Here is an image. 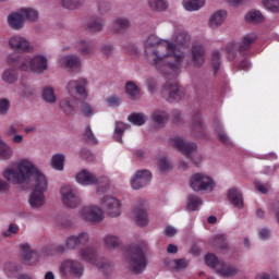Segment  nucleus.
<instances>
[{
  "instance_id": "nucleus-3",
  "label": "nucleus",
  "mask_w": 279,
  "mask_h": 279,
  "mask_svg": "<svg viewBox=\"0 0 279 279\" xmlns=\"http://www.w3.org/2000/svg\"><path fill=\"white\" fill-rule=\"evenodd\" d=\"M25 21L34 23L38 21V11L29 8H22L15 12H12L7 17V23L11 29L21 32L25 27Z\"/></svg>"
},
{
  "instance_id": "nucleus-7",
  "label": "nucleus",
  "mask_w": 279,
  "mask_h": 279,
  "mask_svg": "<svg viewBox=\"0 0 279 279\" xmlns=\"http://www.w3.org/2000/svg\"><path fill=\"white\" fill-rule=\"evenodd\" d=\"M125 265L133 274H143L147 269V259L141 248H135L128 252Z\"/></svg>"
},
{
  "instance_id": "nucleus-34",
  "label": "nucleus",
  "mask_w": 279,
  "mask_h": 279,
  "mask_svg": "<svg viewBox=\"0 0 279 279\" xmlns=\"http://www.w3.org/2000/svg\"><path fill=\"white\" fill-rule=\"evenodd\" d=\"M87 28L89 32L99 33L104 31V19L94 16L87 23Z\"/></svg>"
},
{
  "instance_id": "nucleus-5",
  "label": "nucleus",
  "mask_w": 279,
  "mask_h": 279,
  "mask_svg": "<svg viewBox=\"0 0 279 279\" xmlns=\"http://www.w3.org/2000/svg\"><path fill=\"white\" fill-rule=\"evenodd\" d=\"M80 256L83 260L89 263V265H94V267H97L98 269H104L107 274L114 269V265L112 263L106 262V259L97 256V250H95V247L82 248L80 251Z\"/></svg>"
},
{
  "instance_id": "nucleus-53",
  "label": "nucleus",
  "mask_w": 279,
  "mask_h": 279,
  "mask_svg": "<svg viewBox=\"0 0 279 279\" xmlns=\"http://www.w3.org/2000/svg\"><path fill=\"white\" fill-rule=\"evenodd\" d=\"M2 80L4 82H7V84H14V82H16V80H17L16 72H14V71L3 72Z\"/></svg>"
},
{
  "instance_id": "nucleus-47",
  "label": "nucleus",
  "mask_w": 279,
  "mask_h": 279,
  "mask_svg": "<svg viewBox=\"0 0 279 279\" xmlns=\"http://www.w3.org/2000/svg\"><path fill=\"white\" fill-rule=\"evenodd\" d=\"M83 138L86 141V143H90L92 145H96L97 137H95V134L93 133V129L90 126H86L83 132Z\"/></svg>"
},
{
  "instance_id": "nucleus-25",
  "label": "nucleus",
  "mask_w": 279,
  "mask_h": 279,
  "mask_svg": "<svg viewBox=\"0 0 279 279\" xmlns=\"http://www.w3.org/2000/svg\"><path fill=\"white\" fill-rule=\"evenodd\" d=\"M47 199L45 198V193L43 192H32L28 198V204L32 208H43Z\"/></svg>"
},
{
  "instance_id": "nucleus-18",
  "label": "nucleus",
  "mask_w": 279,
  "mask_h": 279,
  "mask_svg": "<svg viewBox=\"0 0 279 279\" xmlns=\"http://www.w3.org/2000/svg\"><path fill=\"white\" fill-rule=\"evenodd\" d=\"M151 182V172L148 170H138L135 175L131 179V186L134 191H138L147 186Z\"/></svg>"
},
{
  "instance_id": "nucleus-35",
  "label": "nucleus",
  "mask_w": 279,
  "mask_h": 279,
  "mask_svg": "<svg viewBox=\"0 0 279 279\" xmlns=\"http://www.w3.org/2000/svg\"><path fill=\"white\" fill-rule=\"evenodd\" d=\"M130 125L123 123V122H116V128L113 131V138L117 141V143H123V133L125 130H128Z\"/></svg>"
},
{
  "instance_id": "nucleus-19",
  "label": "nucleus",
  "mask_w": 279,
  "mask_h": 279,
  "mask_svg": "<svg viewBox=\"0 0 279 279\" xmlns=\"http://www.w3.org/2000/svg\"><path fill=\"white\" fill-rule=\"evenodd\" d=\"M90 241V235L86 232H81L77 235H70L65 240L66 250H76L80 245H86Z\"/></svg>"
},
{
  "instance_id": "nucleus-57",
  "label": "nucleus",
  "mask_w": 279,
  "mask_h": 279,
  "mask_svg": "<svg viewBox=\"0 0 279 279\" xmlns=\"http://www.w3.org/2000/svg\"><path fill=\"white\" fill-rule=\"evenodd\" d=\"M16 269H17L16 266L12 263L4 265V271H5L7 276H9V278L14 276V274H16Z\"/></svg>"
},
{
  "instance_id": "nucleus-1",
  "label": "nucleus",
  "mask_w": 279,
  "mask_h": 279,
  "mask_svg": "<svg viewBox=\"0 0 279 279\" xmlns=\"http://www.w3.org/2000/svg\"><path fill=\"white\" fill-rule=\"evenodd\" d=\"M1 175L4 180L16 186L31 184L32 182L33 192L35 193L45 194L49 189V181L45 173L35 166L34 161L25 157L4 168Z\"/></svg>"
},
{
  "instance_id": "nucleus-14",
  "label": "nucleus",
  "mask_w": 279,
  "mask_h": 279,
  "mask_svg": "<svg viewBox=\"0 0 279 279\" xmlns=\"http://www.w3.org/2000/svg\"><path fill=\"white\" fill-rule=\"evenodd\" d=\"M24 64H26V69H31V71H47V69H49V59L43 54H36L33 58L26 57Z\"/></svg>"
},
{
  "instance_id": "nucleus-26",
  "label": "nucleus",
  "mask_w": 279,
  "mask_h": 279,
  "mask_svg": "<svg viewBox=\"0 0 279 279\" xmlns=\"http://www.w3.org/2000/svg\"><path fill=\"white\" fill-rule=\"evenodd\" d=\"M228 199L235 206V208H243V193L239 191L236 187H232L228 191Z\"/></svg>"
},
{
  "instance_id": "nucleus-42",
  "label": "nucleus",
  "mask_w": 279,
  "mask_h": 279,
  "mask_svg": "<svg viewBox=\"0 0 279 279\" xmlns=\"http://www.w3.org/2000/svg\"><path fill=\"white\" fill-rule=\"evenodd\" d=\"M41 97L47 104H56V92L51 87H45L43 89Z\"/></svg>"
},
{
  "instance_id": "nucleus-36",
  "label": "nucleus",
  "mask_w": 279,
  "mask_h": 279,
  "mask_svg": "<svg viewBox=\"0 0 279 279\" xmlns=\"http://www.w3.org/2000/svg\"><path fill=\"white\" fill-rule=\"evenodd\" d=\"M60 108L65 114H73L77 110V100L63 99L60 101Z\"/></svg>"
},
{
  "instance_id": "nucleus-41",
  "label": "nucleus",
  "mask_w": 279,
  "mask_h": 279,
  "mask_svg": "<svg viewBox=\"0 0 279 279\" xmlns=\"http://www.w3.org/2000/svg\"><path fill=\"white\" fill-rule=\"evenodd\" d=\"M264 19L265 17L263 16V13H260V11H250L245 15L246 23H263Z\"/></svg>"
},
{
  "instance_id": "nucleus-54",
  "label": "nucleus",
  "mask_w": 279,
  "mask_h": 279,
  "mask_svg": "<svg viewBox=\"0 0 279 279\" xmlns=\"http://www.w3.org/2000/svg\"><path fill=\"white\" fill-rule=\"evenodd\" d=\"M62 5L66 10H75V8L82 5V0H62Z\"/></svg>"
},
{
  "instance_id": "nucleus-37",
  "label": "nucleus",
  "mask_w": 279,
  "mask_h": 279,
  "mask_svg": "<svg viewBox=\"0 0 279 279\" xmlns=\"http://www.w3.org/2000/svg\"><path fill=\"white\" fill-rule=\"evenodd\" d=\"M135 223L140 226V228H143L149 223V219L147 218V211L144 209H137L133 217Z\"/></svg>"
},
{
  "instance_id": "nucleus-23",
  "label": "nucleus",
  "mask_w": 279,
  "mask_h": 279,
  "mask_svg": "<svg viewBox=\"0 0 279 279\" xmlns=\"http://www.w3.org/2000/svg\"><path fill=\"white\" fill-rule=\"evenodd\" d=\"M86 86H88V81L86 78H78L76 81H71L68 84V90L71 93L73 88L76 89L77 95L82 97V99L88 98V92L86 90Z\"/></svg>"
},
{
  "instance_id": "nucleus-11",
  "label": "nucleus",
  "mask_w": 279,
  "mask_h": 279,
  "mask_svg": "<svg viewBox=\"0 0 279 279\" xmlns=\"http://www.w3.org/2000/svg\"><path fill=\"white\" fill-rule=\"evenodd\" d=\"M161 96L166 101H180L184 97V88L177 81H169L163 85Z\"/></svg>"
},
{
  "instance_id": "nucleus-39",
  "label": "nucleus",
  "mask_w": 279,
  "mask_h": 279,
  "mask_svg": "<svg viewBox=\"0 0 279 279\" xmlns=\"http://www.w3.org/2000/svg\"><path fill=\"white\" fill-rule=\"evenodd\" d=\"M204 204L202 198L197 195H190L187 197V205L186 208L187 210H191L192 213L195 210H199V207Z\"/></svg>"
},
{
  "instance_id": "nucleus-33",
  "label": "nucleus",
  "mask_w": 279,
  "mask_h": 279,
  "mask_svg": "<svg viewBox=\"0 0 279 279\" xmlns=\"http://www.w3.org/2000/svg\"><path fill=\"white\" fill-rule=\"evenodd\" d=\"M147 3L153 12H165L169 8L167 0H147Z\"/></svg>"
},
{
  "instance_id": "nucleus-40",
  "label": "nucleus",
  "mask_w": 279,
  "mask_h": 279,
  "mask_svg": "<svg viewBox=\"0 0 279 279\" xmlns=\"http://www.w3.org/2000/svg\"><path fill=\"white\" fill-rule=\"evenodd\" d=\"M50 167L56 169V171H63L64 170V155L57 154L53 155L50 160Z\"/></svg>"
},
{
  "instance_id": "nucleus-9",
  "label": "nucleus",
  "mask_w": 279,
  "mask_h": 279,
  "mask_svg": "<svg viewBox=\"0 0 279 279\" xmlns=\"http://www.w3.org/2000/svg\"><path fill=\"white\" fill-rule=\"evenodd\" d=\"M60 274L65 278H82L84 265L75 259H65L60 266Z\"/></svg>"
},
{
  "instance_id": "nucleus-28",
  "label": "nucleus",
  "mask_w": 279,
  "mask_h": 279,
  "mask_svg": "<svg viewBox=\"0 0 279 279\" xmlns=\"http://www.w3.org/2000/svg\"><path fill=\"white\" fill-rule=\"evenodd\" d=\"M226 11L215 12L209 19V27L211 29H217V27H221V25H223V21H226Z\"/></svg>"
},
{
  "instance_id": "nucleus-43",
  "label": "nucleus",
  "mask_w": 279,
  "mask_h": 279,
  "mask_svg": "<svg viewBox=\"0 0 279 279\" xmlns=\"http://www.w3.org/2000/svg\"><path fill=\"white\" fill-rule=\"evenodd\" d=\"M128 121L133 125H145L147 118L143 113H132L129 116Z\"/></svg>"
},
{
  "instance_id": "nucleus-10",
  "label": "nucleus",
  "mask_w": 279,
  "mask_h": 279,
  "mask_svg": "<svg viewBox=\"0 0 279 279\" xmlns=\"http://www.w3.org/2000/svg\"><path fill=\"white\" fill-rule=\"evenodd\" d=\"M256 40V35L251 34L244 36L242 43L236 47V43L232 41L227 46V53L229 62L236 60V53H243V51H247L250 47H252V43Z\"/></svg>"
},
{
  "instance_id": "nucleus-44",
  "label": "nucleus",
  "mask_w": 279,
  "mask_h": 279,
  "mask_svg": "<svg viewBox=\"0 0 279 279\" xmlns=\"http://www.w3.org/2000/svg\"><path fill=\"white\" fill-rule=\"evenodd\" d=\"M121 241L117 238V235L108 234L104 238V245L106 247H119Z\"/></svg>"
},
{
  "instance_id": "nucleus-15",
  "label": "nucleus",
  "mask_w": 279,
  "mask_h": 279,
  "mask_svg": "<svg viewBox=\"0 0 279 279\" xmlns=\"http://www.w3.org/2000/svg\"><path fill=\"white\" fill-rule=\"evenodd\" d=\"M9 47L15 51H24V53H31V51H34L32 43L21 35L12 36L9 39Z\"/></svg>"
},
{
  "instance_id": "nucleus-30",
  "label": "nucleus",
  "mask_w": 279,
  "mask_h": 279,
  "mask_svg": "<svg viewBox=\"0 0 279 279\" xmlns=\"http://www.w3.org/2000/svg\"><path fill=\"white\" fill-rule=\"evenodd\" d=\"M145 49H151L154 47H167V40L160 39L158 36L151 34L144 40Z\"/></svg>"
},
{
  "instance_id": "nucleus-46",
  "label": "nucleus",
  "mask_w": 279,
  "mask_h": 279,
  "mask_svg": "<svg viewBox=\"0 0 279 279\" xmlns=\"http://www.w3.org/2000/svg\"><path fill=\"white\" fill-rule=\"evenodd\" d=\"M19 132H21V129H19V123H11L5 128L4 136L5 138H12L15 136V134H19Z\"/></svg>"
},
{
  "instance_id": "nucleus-48",
  "label": "nucleus",
  "mask_w": 279,
  "mask_h": 279,
  "mask_svg": "<svg viewBox=\"0 0 279 279\" xmlns=\"http://www.w3.org/2000/svg\"><path fill=\"white\" fill-rule=\"evenodd\" d=\"M167 119H169V117L165 111H155L153 113V121L157 123V125H162V123H166Z\"/></svg>"
},
{
  "instance_id": "nucleus-62",
  "label": "nucleus",
  "mask_w": 279,
  "mask_h": 279,
  "mask_svg": "<svg viewBox=\"0 0 279 279\" xmlns=\"http://www.w3.org/2000/svg\"><path fill=\"white\" fill-rule=\"evenodd\" d=\"M255 189L258 193H268L269 192V184H263L260 182H255Z\"/></svg>"
},
{
  "instance_id": "nucleus-56",
  "label": "nucleus",
  "mask_w": 279,
  "mask_h": 279,
  "mask_svg": "<svg viewBox=\"0 0 279 279\" xmlns=\"http://www.w3.org/2000/svg\"><path fill=\"white\" fill-rule=\"evenodd\" d=\"M98 12L100 14H107V12H110V3L106 1H99L98 2Z\"/></svg>"
},
{
  "instance_id": "nucleus-2",
  "label": "nucleus",
  "mask_w": 279,
  "mask_h": 279,
  "mask_svg": "<svg viewBox=\"0 0 279 279\" xmlns=\"http://www.w3.org/2000/svg\"><path fill=\"white\" fill-rule=\"evenodd\" d=\"M172 41H166V53H162L160 50H154L155 58L153 59V64L158 66V64H165V59L169 56L174 57V63H169L170 69H180L182 60H184V52L179 53L180 49L178 47H186L191 41V35L184 29L177 31L172 37Z\"/></svg>"
},
{
  "instance_id": "nucleus-49",
  "label": "nucleus",
  "mask_w": 279,
  "mask_h": 279,
  "mask_svg": "<svg viewBox=\"0 0 279 279\" xmlns=\"http://www.w3.org/2000/svg\"><path fill=\"white\" fill-rule=\"evenodd\" d=\"M12 102L8 98H0V116L5 117L10 112Z\"/></svg>"
},
{
  "instance_id": "nucleus-8",
  "label": "nucleus",
  "mask_w": 279,
  "mask_h": 279,
  "mask_svg": "<svg viewBox=\"0 0 279 279\" xmlns=\"http://www.w3.org/2000/svg\"><path fill=\"white\" fill-rule=\"evenodd\" d=\"M61 202L66 208H77L82 204L80 192L72 185H63L60 190Z\"/></svg>"
},
{
  "instance_id": "nucleus-6",
  "label": "nucleus",
  "mask_w": 279,
  "mask_h": 279,
  "mask_svg": "<svg viewBox=\"0 0 279 279\" xmlns=\"http://www.w3.org/2000/svg\"><path fill=\"white\" fill-rule=\"evenodd\" d=\"M205 263L208 267L215 269L216 274L221 278H232L239 274V269L234 266H228L226 263L217 259L215 254H208L205 256Z\"/></svg>"
},
{
  "instance_id": "nucleus-21",
  "label": "nucleus",
  "mask_w": 279,
  "mask_h": 279,
  "mask_svg": "<svg viewBox=\"0 0 279 279\" xmlns=\"http://www.w3.org/2000/svg\"><path fill=\"white\" fill-rule=\"evenodd\" d=\"M75 180L77 184H81L82 186H90L93 184H99V179L95 174H93L90 171L83 169L75 175Z\"/></svg>"
},
{
  "instance_id": "nucleus-55",
  "label": "nucleus",
  "mask_w": 279,
  "mask_h": 279,
  "mask_svg": "<svg viewBox=\"0 0 279 279\" xmlns=\"http://www.w3.org/2000/svg\"><path fill=\"white\" fill-rule=\"evenodd\" d=\"M258 236L262 241H267L271 239V231L267 228H262L258 231Z\"/></svg>"
},
{
  "instance_id": "nucleus-12",
  "label": "nucleus",
  "mask_w": 279,
  "mask_h": 279,
  "mask_svg": "<svg viewBox=\"0 0 279 279\" xmlns=\"http://www.w3.org/2000/svg\"><path fill=\"white\" fill-rule=\"evenodd\" d=\"M78 217L83 221L99 223V221H104V209L97 205H87L78 210Z\"/></svg>"
},
{
  "instance_id": "nucleus-17",
  "label": "nucleus",
  "mask_w": 279,
  "mask_h": 279,
  "mask_svg": "<svg viewBox=\"0 0 279 279\" xmlns=\"http://www.w3.org/2000/svg\"><path fill=\"white\" fill-rule=\"evenodd\" d=\"M191 60L192 64L201 69V66L206 63V47L199 43L192 45Z\"/></svg>"
},
{
  "instance_id": "nucleus-24",
  "label": "nucleus",
  "mask_w": 279,
  "mask_h": 279,
  "mask_svg": "<svg viewBox=\"0 0 279 279\" xmlns=\"http://www.w3.org/2000/svg\"><path fill=\"white\" fill-rule=\"evenodd\" d=\"M130 27H132V22H130L128 17L120 16L113 21V32L116 34H123V32H128Z\"/></svg>"
},
{
  "instance_id": "nucleus-13",
  "label": "nucleus",
  "mask_w": 279,
  "mask_h": 279,
  "mask_svg": "<svg viewBox=\"0 0 279 279\" xmlns=\"http://www.w3.org/2000/svg\"><path fill=\"white\" fill-rule=\"evenodd\" d=\"M171 145L186 158H193L194 156H197V145H195V143L184 142V140L175 137L171 141Z\"/></svg>"
},
{
  "instance_id": "nucleus-4",
  "label": "nucleus",
  "mask_w": 279,
  "mask_h": 279,
  "mask_svg": "<svg viewBox=\"0 0 279 279\" xmlns=\"http://www.w3.org/2000/svg\"><path fill=\"white\" fill-rule=\"evenodd\" d=\"M190 186L194 193H213L217 189V182L206 172H196L190 177Z\"/></svg>"
},
{
  "instance_id": "nucleus-20",
  "label": "nucleus",
  "mask_w": 279,
  "mask_h": 279,
  "mask_svg": "<svg viewBox=\"0 0 279 279\" xmlns=\"http://www.w3.org/2000/svg\"><path fill=\"white\" fill-rule=\"evenodd\" d=\"M59 64L65 66V69H75L76 71H82V58L76 54H66L58 59Z\"/></svg>"
},
{
  "instance_id": "nucleus-29",
  "label": "nucleus",
  "mask_w": 279,
  "mask_h": 279,
  "mask_svg": "<svg viewBox=\"0 0 279 279\" xmlns=\"http://www.w3.org/2000/svg\"><path fill=\"white\" fill-rule=\"evenodd\" d=\"M125 93L131 101H136V99H141V89L132 81L126 82Z\"/></svg>"
},
{
  "instance_id": "nucleus-51",
  "label": "nucleus",
  "mask_w": 279,
  "mask_h": 279,
  "mask_svg": "<svg viewBox=\"0 0 279 279\" xmlns=\"http://www.w3.org/2000/svg\"><path fill=\"white\" fill-rule=\"evenodd\" d=\"M81 114L87 118L93 117L95 114V108L87 102H82Z\"/></svg>"
},
{
  "instance_id": "nucleus-32",
  "label": "nucleus",
  "mask_w": 279,
  "mask_h": 279,
  "mask_svg": "<svg viewBox=\"0 0 279 279\" xmlns=\"http://www.w3.org/2000/svg\"><path fill=\"white\" fill-rule=\"evenodd\" d=\"M206 0H183V8L187 12H197L201 8H204Z\"/></svg>"
},
{
  "instance_id": "nucleus-50",
  "label": "nucleus",
  "mask_w": 279,
  "mask_h": 279,
  "mask_svg": "<svg viewBox=\"0 0 279 279\" xmlns=\"http://www.w3.org/2000/svg\"><path fill=\"white\" fill-rule=\"evenodd\" d=\"M19 226L11 223L9 225L8 229L2 231V236H4V239H10V236H14V234H19Z\"/></svg>"
},
{
  "instance_id": "nucleus-52",
  "label": "nucleus",
  "mask_w": 279,
  "mask_h": 279,
  "mask_svg": "<svg viewBox=\"0 0 279 279\" xmlns=\"http://www.w3.org/2000/svg\"><path fill=\"white\" fill-rule=\"evenodd\" d=\"M264 8L269 12H279V0H264Z\"/></svg>"
},
{
  "instance_id": "nucleus-59",
  "label": "nucleus",
  "mask_w": 279,
  "mask_h": 279,
  "mask_svg": "<svg viewBox=\"0 0 279 279\" xmlns=\"http://www.w3.org/2000/svg\"><path fill=\"white\" fill-rule=\"evenodd\" d=\"M173 263L177 271H180V269H186V267H189V263H186L185 259H174Z\"/></svg>"
},
{
  "instance_id": "nucleus-22",
  "label": "nucleus",
  "mask_w": 279,
  "mask_h": 279,
  "mask_svg": "<svg viewBox=\"0 0 279 279\" xmlns=\"http://www.w3.org/2000/svg\"><path fill=\"white\" fill-rule=\"evenodd\" d=\"M20 248H21L22 258L24 263H26V265H36V263L40 260V256L38 255V253L32 251V247L29 246V244L27 243L21 244Z\"/></svg>"
},
{
  "instance_id": "nucleus-63",
  "label": "nucleus",
  "mask_w": 279,
  "mask_h": 279,
  "mask_svg": "<svg viewBox=\"0 0 279 279\" xmlns=\"http://www.w3.org/2000/svg\"><path fill=\"white\" fill-rule=\"evenodd\" d=\"M239 69H240V71H250V69H252V63L250 62V60L243 59L239 63Z\"/></svg>"
},
{
  "instance_id": "nucleus-64",
  "label": "nucleus",
  "mask_w": 279,
  "mask_h": 279,
  "mask_svg": "<svg viewBox=\"0 0 279 279\" xmlns=\"http://www.w3.org/2000/svg\"><path fill=\"white\" fill-rule=\"evenodd\" d=\"M165 234L166 236H169V238L175 236L178 234V229H175V227L168 226L165 229Z\"/></svg>"
},
{
  "instance_id": "nucleus-58",
  "label": "nucleus",
  "mask_w": 279,
  "mask_h": 279,
  "mask_svg": "<svg viewBox=\"0 0 279 279\" xmlns=\"http://www.w3.org/2000/svg\"><path fill=\"white\" fill-rule=\"evenodd\" d=\"M159 169L161 171H169L171 169V162L167 158L162 157L159 159Z\"/></svg>"
},
{
  "instance_id": "nucleus-60",
  "label": "nucleus",
  "mask_w": 279,
  "mask_h": 279,
  "mask_svg": "<svg viewBox=\"0 0 279 279\" xmlns=\"http://www.w3.org/2000/svg\"><path fill=\"white\" fill-rule=\"evenodd\" d=\"M101 53H104V56H112L114 53V46L110 44L104 45L101 47Z\"/></svg>"
},
{
  "instance_id": "nucleus-38",
  "label": "nucleus",
  "mask_w": 279,
  "mask_h": 279,
  "mask_svg": "<svg viewBox=\"0 0 279 279\" xmlns=\"http://www.w3.org/2000/svg\"><path fill=\"white\" fill-rule=\"evenodd\" d=\"M77 48L83 56H90L95 51V44L93 41L80 40Z\"/></svg>"
},
{
  "instance_id": "nucleus-45",
  "label": "nucleus",
  "mask_w": 279,
  "mask_h": 279,
  "mask_svg": "<svg viewBox=\"0 0 279 279\" xmlns=\"http://www.w3.org/2000/svg\"><path fill=\"white\" fill-rule=\"evenodd\" d=\"M210 64L214 71H219V69H221V53L218 50L211 52Z\"/></svg>"
},
{
  "instance_id": "nucleus-16",
  "label": "nucleus",
  "mask_w": 279,
  "mask_h": 279,
  "mask_svg": "<svg viewBox=\"0 0 279 279\" xmlns=\"http://www.w3.org/2000/svg\"><path fill=\"white\" fill-rule=\"evenodd\" d=\"M100 204L105 206L109 217H119L121 215V201L114 196H105L100 199Z\"/></svg>"
},
{
  "instance_id": "nucleus-61",
  "label": "nucleus",
  "mask_w": 279,
  "mask_h": 279,
  "mask_svg": "<svg viewBox=\"0 0 279 279\" xmlns=\"http://www.w3.org/2000/svg\"><path fill=\"white\" fill-rule=\"evenodd\" d=\"M10 184H12L10 181L0 178V193H8L10 191Z\"/></svg>"
},
{
  "instance_id": "nucleus-27",
  "label": "nucleus",
  "mask_w": 279,
  "mask_h": 279,
  "mask_svg": "<svg viewBox=\"0 0 279 279\" xmlns=\"http://www.w3.org/2000/svg\"><path fill=\"white\" fill-rule=\"evenodd\" d=\"M14 148L0 137V160H12Z\"/></svg>"
},
{
  "instance_id": "nucleus-31",
  "label": "nucleus",
  "mask_w": 279,
  "mask_h": 279,
  "mask_svg": "<svg viewBox=\"0 0 279 279\" xmlns=\"http://www.w3.org/2000/svg\"><path fill=\"white\" fill-rule=\"evenodd\" d=\"M7 64L13 66L14 69H27V64H25V58L19 54H9L7 57Z\"/></svg>"
}]
</instances>
